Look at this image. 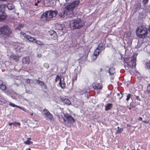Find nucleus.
<instances>
[{"instance_id":"obj_1","label":"nucleus","mask_w":150,"mask_h":150,"mask_svg":"<svg viewBox=\"0 0 150 150\" xmlns=\"http://www.w3.org/2000/svg\"><path fill=\"white\" fill-rule=\"evenodd\" d=\"M12 31L11 28L7 25L0 27V38L5 40L11 36Z\"/></svg>"},{"instance_id":"obj_2","label":"nucleus","mask_w":150,"mask_h":150,"mask_svg":"<svg viewBox=\"0 0 150 150\" xmlns=\"http://www.w3.org/2000/svg\"><path fill=\"white\" fill-rule=\"evenodd\" d=\"M136 33L138 37L140 38L146 37L148 34L147 29L144 25H140L137 29Z\"/></svg>"},{"instance_id":"obj_3","label":"nucleus","mask_w":150,"mask_h":150,"mask_svg":"<svg viewBox=\"0 0 150 150\" xmlns=\"http://www.w3.org/2000/svg\"><path fill=\"white\" fill-rule=\"evenodd\" d=\"M57 14V11L50 10L44 13L42 17V18H45L46 21H49L51 20L53 17H55Z\"/></svg>"},{"instance_id":"obj_4","label":"nucleus","mask_w":150,"mask_h":150,"mask_svg":"<svg viewBox=\"0 0 150 150\" xmlns=\"http://www.w3.org/2000/svg\"><path fill=\"white\" fill-rule=\"evenodd\" d=\"M80 2L79 0H76L70 3L69 5L65 6L66 9L67 11H69V12H70V15L69 16V17H71L73 16V14L72 9L77 6L79 4Z\"/></svg>"},{"instance_id":"obj_5","label":"nucleus","mask_w":150,"mask_h":150,"mask_svg":"<svg viewBox=\"0 0 150 150\" xmlns=\"http://www.w3.org/2000/svg\"><path fill=\"white\" fill-rule=\"evenodd\" d=\"M85 25L84 21L81 19L77 18L74 19L72 22L73 29H79Z\"/></svg>"},{"instance_id":"obj_6","label":"nucleus","mask_w":150,"mask_h":150,"mask_svg":"<svg viewBox=\"0 0 150 150\" xmlns=\"http://www.w3.org/2000/svg\"><path fill=\"white\" fill-rule=\"evenodd\" d=\"M103 44H100L99 45L91 56V58L92 60H95L96 59L100 52H101L103 50Z\"/></svg>"},{"instance_id":"obj_7","label":"nucleus","mask_w":150,"mask_h":150,"mask_svg":"<svg viewBox=\"0 0 150 150\" xmlns=\"http://www.w3.org/2000/svg\"><path fill=\"white\" fill-rule=\"evenodd\" d=\"M137 55V54L133 55L130 61H127V64L130 67L132 68L135 66L136 63V58Z\"/></svg>"},{"instance_id":"obj_8","label":"nucleus","mask_w":150,"mask_h":150,"mask_svg":"<svg viewBox=\"0 0 150 150\" xmlns=\"http://www.w3.org/2000/svg\"><path fill=\"white\" fill-rule=\"evenodd\" d=\"M20 33L25 38L30 42L35 43L36 39L29 35L26 34L23 32H21Z\"/></svg>"},{"instance_id":"obj_9","label":"nucleus","mask_w":150,"mask_h":150,"mask_svg":"<svg viewBox=\"0 0 150 150\" xmlns=\"http://www.w3.org/2000/svg\"><path fill=\"white\" fill-rule=\"evenodd\" d=\"M64 115L68 123H73L75 122L74 119L70 115L68 114H64Z\"/></svg>"},{"instance_id":"obj_10","label":"nucleus","mask_w":150,"mask_h":150,"mask_svg":"<svg viewBox=\"0 0 150 150\" xmlns=\"http://www.w3.org/2000/svg\"><path fill=\"white\" fill-rule=\"evenodd\" d=\"M70 12H69V11L67 10L66 11V10H63L59 14V16L61 18H64L67 16H68L69 17V15H70Z\"/></svg>"},{"instance_id":"obj_11","label":"nucleus","mask_w":150,"mask_h":150,"mask_svg":"<svg viewBox=\"0 0 150 150\" xmlns=\"http://www.w3.org/2000/svg\"><path fill=\"white\" fill-rule=\"evenodd\" d=\"M63 27H64V24L57 23L55 25V28L57 30L58 32H59V31L60 32L61 31H62V32H63Z\"/></svg>"},{"instance_id":"obj_12","label":"nucleus","mask_w":150,"mask_h":150,"mask_svg":"<svg viewBox=\"0 0 150 150\" xmlns=\"http://www.w3.org/2000/svg\"><path fill=\"white\" fill-rule=\"evenodd\" d=\"M92 86L93 88L96 89H101L102 88V84L100 83H93Z\"/></svg>"},{"instance_id":"obj_13","label":"nucleus","mask_w":150,"mask_h":150,"mask_svg":"<svg viewBox=\"0 0 150 150\" xmlns=\"http://www.w3.org/2000/svg\"><path fill=\"white\" fill-rule=\"evenodd\" d=\"M60 98L61 100L65 104L68 105H69L71 104V101L68 99L64 98L62 97H60Z\"/></svg>"},{"instance_id":"obj_14","label":"nucleus","mask_w":150,"mask_h":150,"mask_svg":"<svg viewBox=\"0 0 150 150\" xmlns=\"http://www.w3.org/2000/svg\"><path fill=\"white\" fill-rule=\"evenodd\" d=\"M77 44L75 41L72 42L69 46V47L70 48H74V50H77L79 48L77 46Z\"/></svg>"},{"instance_id":"obj_15","label":"nucleus","mask_w":150,"mask_h":150,"mask_svg":"<svg viewBox=\"0 0 150 150\" xmlns=\"http://www.w3.org/2000/svg\"><path fill=\"white\" fill-rule=\"evenodd\" d=\"M23 63L25 64H29L30 62V59L29 57H25L23 58Z\"/></svg>"},{"instance_id":"obj_16","label":"nucleus","mask_w":150,"mask_h":150,"mask_svg":"<svg viewBox=\"0 0 150 150\" xmlns=\"http://www.w3.org/2000/svg\"><path fill=\"white\" fill-rule=\"evenodd\" d=\"M112 105V103H108L105 106V111H107L108 110H110L111 108Z\"/></svg>"},{"instance_id":"obj_17","label":"nucleus","mask_w":150,"mask_h":150,"mask_svg":"<svg viewBox=\"0 0 150 150\" xmlns=\"http://www.w3.org/2000/svg\"><path fill=\"white\" fill-rule=\"evenodd\" d=\"M6 7V5L4 4H1L0 5V11L2 13H4L5 11V8Z\"/></svg>"},{"instance_id":"obj_18","label":"nucleus","mask_w":150,"mask_h":150,"mask_svg":"<svg viewBox=\"0 0 150 150\" xmlns=\"http://www.w3.org/2000/svg\"><path fill=\"white\" fill-rule=\"evenodd\" d=\"M115 70L113 67L110 68L109 70V73L111 75H113L115 73Z\"/></svg>"},{"instance_id":"obj_19","label":"nucleus","mask_w":150,"mask_h":150,"mask_svg":"<svg viewBox=\"0 0 150 150\" xmlns=\"http://www.w3.org/2000/svg\"><path fill=\"white\" fill-rule=\"evenodd\" d=\"M10 57L11 59L14 60L15 61H17L18 60V57L16 55L12 54L11 55Z\"/></svg>"},{"instance_id":"obj_20","label":"nucleus","mask_w":150,"mask_h":150,"mask_svg":"<svg viewBox=\"0 0 150 150\" xmlns=\"http://www.w3.org/2000/svg\"><path fill=\"white\" fill-rule=\"evenodd\" d=\"M6 7L8 8V9L9 10H12L14 8V5L11 4H8L6 6Z\"/></svg>"},{"instance_id":"obj_21","label":"nucleus","mask_w":150,"mask_h":150,"mask_svg":"<svg viewBox=\"0 0 150 150\" xmlns=\"http://www.w3.org/2000/svg\"><path fill=\"white\" fill-rule=\"evenodd\" d=\"M45 115L49 120H52L53 119V116L50 112Z\"/></svg>"},{"instance_id":"obj_22","label":"nucleus","mask_w":150,"mask_h":150,"mask_svg":"<svg viewBox=\"0 0 150 150\" xmlns=\"http://www.w3.org/2000/svg\"><path fill=\"white\" fill-rule=\"evenodd\" d=\"M141 5L139 3H137L136 5L135 8L136 11L139 10L141 8Z\"/></svg>"},{"instance_id":"obj_23","label":"nucleus","mask_w":150,"mask_h":150,"mask_svg":"<svg viewBox=\"0 0 150 150\" xmlns=\"http://www.w3.org/2000/svg\"><path fill=\"white\" fill-rule=\"evenodd\" d=\"M145 67L150 71V61L146 62L145 63Z\"/></svg>"},{"instance_id":"obj_24","label":"nucleus","mask_w":150,"mask_h":150,"mask_svg":"<svg viewBox=\"0 0 150 150\" xmlns=\"http://www.w3.org/2000/svg\"><path fill=\"white\" fill-rule=\"evenodd\" d=\"M43 2L46 6H49L50 5L49 0H43Z\"/></svg>"},{"instance_id":"obj_25","label":"nucleus","mask_w":150,"mask_h":150,"mask_svg":"<svg viewBox=\"0 0 150 150\" xmlns=\"http://www.w3.org/2000/svg\"><path fill=\"white\" fill-rule=\"evenodd\" d=\"M51 37L52 39L54 40H56L57 38V35L56 32L54 33L51 36Z\"/></svg>"},{"instance_id":"obj_26","label":"nucleus","mask_w":150,"mask_h":150,"mask_svg":"<svg viewBox=\"0 0 150 150\" xmlns=\"http://www.w3.org/2000/svg\"><path fill=\"white\" fill-rule=\"evenodd\" d=\"M35 43L37 44L40 45H44V43L41 41L39 40H37L36 39V40L35 41Z\"/></svg>"},{"instance_id":"obj_27","label":"nucleus","mask_w":150,"mask_h":150,"mask_svg":"<svg viewBox=\"0 0 150 150\" xmlns=\"http://www.w3.org/2000/svg\"><path fill=\"white\" fill-rule=\"evenodd\" d=\"M36 81L38 84L41 86H43L44 84V83L43 81H40L38 80H36Z\"/></svg>"},{"instance_id":"obj_28","label":"nucleus","mask_w":150,"mask_h":150,"mask_svg":"<svg viewBox=\"0 0 150 150\" xmlns=\"http://www.w3.org/2000/svg\"><path fill=\"white\" fill-rule=\"evenodd\" d=\"M24 25L23 24H20L17 27L16 29L17 30H20L21 28L24 27Z\"/></svg>"},{"instance_id":"obj_29","label":"nucleus","mask_w":150,"mask_h":150,"mask_svg":"<svg viewBox=\"0 0 150 150\" xmlns=\"http://www.w3.org/2000/svg\"><path fill=\"white\" fill-rule=\"evenodd\" d=\"M58 80H59V83H61V78L60 77V76H59L58 75H57L56 77L55 82H57V81Z\"/></svg>"},{"instance_id":"obj_30","label":"nucleus","mask_w":150,"mask_h":150,"mask_svg":"<svg viewBox=\"0 0 150 150\" xmlns=\"http://www.w3.org/2000/svg\"><path fill=\"white\" fill-rule=\"evenodd\" d=\"M117 95L118 99H121V98L123 96V95L122 93V92H120V93H117Z\"/></svg>"},{"instance_id":"obj_31","label":"nucleus","mask_w":150,"mask_h":150,"mask_svg":"<svg viewBox=\"0 0 150 150\" xmlns=\"http://www.w3.org/2000/svg\"><path fill=\"white\" fill-rule=\"evenodd\" d=\"M0 88L3 90H5L6 88V86L3 83L0 86Z\"/></svg>"},{"instance_id":"obj_32","label":"nucleus","mask_w":150,"mask_h":150,"mask_svg":"<svg viewBox=\"0 0 150 150\" xmlns=\"http://www.w3.org/2000/svg\"><path fill=\"white\" fill-rule=\"evenodd\" d=\"M59 85H60V86L62 88H64L66 86V84L64 83H62V82L61 81V83H59Z\"/></svg>"},{"instance_id":"obj_33","label":"nucleus","mask_w":150,"mask_h":150,"mask_svg":"<svg viewBox=\"0 0 150 150\" xmlns=\"http://www.w3.org/2000/svg\"><path fill=\"white\" fill-rule=\"evenodd\" d=\"M123 130L122 128H120V129H117L116 132V134L120 133Z\"/></svg>"},{"instance_id":"obj_34","label":"nucleus","mask_w":150,"mask_h":150,"mask_svg":"<svg viewBox=\"0 0 150 150\" xmlns=\"http://www.w3.org/2000/svg\"><path fill=\"white\" fill-rule=\"evenodd\" d=\"M24 143L25 144L30 145L32 143V142L29 140H27V141L24 142Z\"/></svg>"},{"instance_id":"obj_35","label":"nucleus","mask_w":150,"mask_h":150,"mask_svg":"<svg viewBox=\"0 0 150 150\" xmlns=\"http://www.w3.org/2000/svg\"><path fill=\"white\" fill-rule=\"evenodd\" d=\"M43 112L44 113V114L45 115L47 114V113H48V112H49V111L46 109H44L43 110Z\"/></svg>"},{"instance_id":"obj_36","label":"nucleus","mask_w":150,"mask_h":150,"mask_svg":"<svg viewBox=\"0 0 150 150\" xmlns=\"http://www.w3.org/2000/svg\"><path fill=\"white\" fill-rule=\"evenodd\" d=\"M55 32L54 30H51L49 32V33L50 36H51Z\"/></svg>"},{"instance_id":"obj_37","label":"nucleus","mask_w":150,"mask_h":150,"mask_svg":"<svg viewBox=\"0 0 150 150\" xmlns=\"http://www.w3.org/2000/svg\"><path fill=\"white\" fill-rule=\"evenodd\" d=\"M131 96V94L129 93L127 96V98L126 99V100H127V101H128L130 98Z\"/></svg>"},{"instance_id":"obj_38","label":"nucleus","mask_w":150,"mask_h":150,"mask_svg":"<svg viewBox=\"0 0 150 150\" xmlns=\"http://www.w3.org/2000/svg\"><path fill=\"white\" fill-rule=\"evenodd\" d=\"M44 66L45 67L47 68H48L49 66L48 64L47 63H44Z\"/></svg>"},{"instance_id":"obj_39","label":"nucleus","mask_w":150,"mask_h":150,"mask_svg":"<svg viewBox=\"0 0 150 150\" xmlns=\"http://www.w3.org/2000/svg\"><path fill=\"white\" fill-rule=\"evenodd\" d=\"M9 105L11 106L12 107H16V105H15V104H13V103H11V102H10L9 103Z\"/></svg>"},{"instance_id":"obj_40","label":"nucleus","mask_w":150,"mask_h":150,"mask_svg":"<svg viewBox=\"0 0 150 150\" xmlns=\"http://www.w3.org/2000/svg\"><path fill=\"white\" fill-rule=\"evenodd\" d=\"M5 17L4 16H0V21H3L4 20Z\"/></svg>"},{"instance_id":"obj_41","label":"nucleus","mask_w":150,"mask_h":150,"mask_svg":"<svg viewBox=\"0 0 150 150\" xmlns=\"http://www.w3.org/2000/svg\"><path fill=\"white\" fill-rule=\"evenodd\" d=\"M130 106L131 107V108H134L135 107L134 105H133L132 103H130Z\"/></svg>"},{"instance_id":"obj_42","label":"nucleus","mask_w":150,"mask_h":150,"mask_svg":"<svg viewBox=\"0 0 150 150\" xmlns=\"http://www.w3.org/2000/svg\"><path fill=\"white\" fill-rule=\"evenodd\" d=\"M40 2V1L39 0H38L34 4L35 5V6H37L38 5V4Z\"/></svg>"},{"instance_id":"obj_43","label":"nucleus","mask_w":150,"mask_h":150,"mask_svg":"<svg viewBox=\"0 0 150 150\" xmlns=\"http://www.w3.org/2000/svg\"><path fill=\"white\" fill-rule=\"evenodd\" d=\"M30 79H26V82L27 83H30Z\"/></svg>"},{"instance_id":"obj_44","label":"nucleus","mask_w":150,"mask_h":150,"mask_svg":"<svg viewBox=\"0 0 150 150\" xmlns=\"http://www.w3.org/2000/svg\"><path fill=\"white\" fill-rule=\"evenodd\" d=\"M148 1L149 0H143V2L144 4H145L148 2Z\"/></svg>"},{"instance_id":"obj_45","label":"nucleus","mask_w":150,"mask_h":150,"mask_svg":"<svg viewBox=\"0 0 150 150\" xmlns=\"http://www.w3.org/2000/svg\"><path fill=\"white\" fill-rule=\"evenodd\" d=\"M136 98L137 100L139 101H141V99L139 98V97L138 96H136Z\"/></svg>"},{"instance_id":"obj_46","label":"nucleus","mask_w":150,"mask_h":150,"mask_svg":"<svg viewBox=\"0 0 150 150\" xmlns=\"http://www.w3.org/2000/svg\"><path fill=\"white\" fill-rule=\"evenodd\" d=\"M26 92L27 93H29V94H31L32 93V92L31 91L28 90H26Z\"/></svg>"},{"instance_id":"obj_47","label":"nucleus","mask_w":150,"mask_h":150,"mask_svg":"<svg viewBox=\"0 0 150 150\" xmlns=\"http://www.w3.org/2000/svg\"><path fill=\"white\" fill-rule=\"evenodd\" d=\"M15 123H9L8 124V125L10 126H11L12 125H14Z\"/></svg>"},{"instance_id":"obj_48","label":"nucleus","mask_w":150,"mask_h":150,"mask_svg":"<svg viewBox=\"0 0 150 150\" xmlns=\"http://www.w3.org/2000/svg\"><path fill=\"white\" fill-rule=\"evenodd\" d=\"M148 91L149 93H150V84L148 86Z\"/></svg>"},{"instance_id":"obj_49","label":"nucleus","mask_w":150,"mask_h":150,"mask_svg":"<svg viewBox=\"0 0 150 150\" xmlns=\"http://www.w3.org/2000/svg\"><path fill=\"white\" fill-rule=\"evenodd\" d=\"M25 112H27L28 113H29L30 114V112H29V111L27 110L26 109L25 110Z\"/></svg>"},{"instance_id":"obj_50","label":"nucleus","mask_w":150,"mask_h":150,"mask_svg":"<svg viewBox=\"0 0 150 150\" xmlns=\"http://www.w3.org/2000/svg\"><path fill=\"white\" fill-rule=\"evenodd\" d=\"M38 56L40 58L41 57V54H38Z\"/></svg>"},{"instance_id":"obj_51","label":"nucleus","mask_w":150,"mask_h":150,"mask_svg":"<svg viewBox=\"0 0 150 150\" xmlns=\"http://www.w3.org/2000/svg\"><path fill=\"white\" fill-rule=\"evenodd\" d=\"M3 82L1 81L0 80V86L3 84Z\"/></svg>"},{"instance_id":"obj_52","label":"nucleus","mask_w":150,"mask_h":150,"mask_svg":"<svg viewBox=\"0 0 150 150\" xmlns=\"http://www.w3.org/2000/svg\"><path fill=\"white\" fill-rule=\"evenodd\" d=\"M143 122L145 123H148V122L146 120L144 121Z\"/></svg>"},{"instance_id":"obj_53","label":"nucleus","mask_w":150,"mask_h":150,"mask_svg":"<svg viewBox=\"0 0 150 150\" xmlns=\"http://www.w3.org/2000/svg\"><path fill=\"white\" fill-rule=\"evenodd\" d=\"M142 117H140L139 118V120L140 121H142Z\"/></svg>"},{"instance_id":"obj_54","label":"nucleus","mask_w":150,"mask_h":150,"mask_svg":"<svg viewBox=\"0 0 150 150\" xmlns=\"http://www.w3.org/2000/svg\"><path fill=\"white\" fill-rule=\"evenodd\" d=\"M16 107H18L21 109V108H22L21 107H20L19 106H18V105H16Z\"/></svg>"},{"instance_id":"obj_55","label":"nucleus","mask_w":150,"mask_h":150,"mask_svg":"<svg viewBox=\"0 0 150 150\" xmlns=\"http://www.w3.org/2000/svg\"><path fill=\"white\" fill-rule=\"evenodd\" d=\"M15 123H16H16H17V125H19V126H20V125H21L20 123H19V122H18V123L15 122Z\"/></svg>"},{"instance_id":"obj_56","label":"nucleus","mask_w":150,"mask_h":150,"mask_svg":"<svg viewBox=\"0 0 150 150\" xmlns=\"http://www.w3.org/2000/svg\"><path fill=\"white\" fill-rule=\"evenodd\" d=\"M86 55L87 56H88V52H86Z\"/></svg>"},{"instance_id":"obj_57","label":"nucleus","mask_w":150,"mask_h":150,"mask_svg":"<svg viewBox=\"0 0 150 150\" xmlns=\"http://www.w3.org/2000/svg\"><path fill=\"white\" fill-rule=\"evenodd\" d=\"M21 109H22V110H23V111H25V110L26 109H24V108H21Z\"/></svg>"},{"instance_id":"obj_58","label":"nucleus","mask_w":150,"mask_h":150,"mask_svg":"<svg viewBox=\"0 0 150 150\" xmlns=\"http://www.w3.org/2000/svg\"><path fill=\"white\" fill-rule=\"evenodd\" d=\"M132 108H131V107H130L129 108V109L130 110H131V109Z\"/></svg>"},{"instance_id":"obj_59","label":"nucleus","mask_w":150,"mask_h":150,"mask_svg":"<svg viewBox=\"0 0 150 150\" xmlns=\"http://www.w3.org/2000/svg\"><path fill=\"white\" fill-rule=\"evenodd\" d=\"M30 115H31V116H33V113H31L30 114Z\"/></svg>"},{"instance_id":"obj_60","label":"nucleus","mask_w":150,"mask_h":150,"mask_svg":"<svg viewBox=\"0 0 150 150\" xmlns=\"http://www.w3.org/2000/svg\"><path fill=\"white\" fill-rule=\"evenodd\" d=\"M63 120H64V121L65 122L66 121V120L64 119Z\"/></svg>"},{"instance_id":"obj_61","label":"nucleus","mask_w":150,"mask_h":150,"mask_svg":"<svg viewBox=\"0 0 150 150\" xmlns=\"http://www.w3.org/2000/svg\"><path fill=\"white\" fill-rule=\"evenodd\" d=\"M120 127H117V129H120Z\"/></svg>"},{"instance_id":"obj_62","label":"nucleus","mask_w":150,"mask_h":150,"mask_svg":"<svg viewBox=\"0 0 150 150\" xmlns=\"http://www.w3.org/2000/svg\"><path fill=\"white\" fill-rule=\"evenodd\" d=\"M31 139L30 138H28V140H31Z\"/></svg>"},{"instance_id":"obj_63","label":"nucleus","mask_w":150,"mask_h":150,"mask_svg":"<svg viewBox=\"0 0 150 150\" xmlns=\"http://www.w3.org/2000/svg\"><path fill=\"white\" fill-rule=\"evenodd\" d=\"M100 71H101L102 70V69L101 68H100Z\"/></svg>"},{"instance_id":"obj_64","label":"nucleus","mask_w":150,"mask_h":150,"mask_svg":"<svg viewBox=\"0 0 150 150\" xmlns=\"http://www.w3.org/2000/svg\"><path fill=\"white\" fill-rule=\"evenodd\" d=\"M28 150H31V149L30 148H28Z\"/></svg>"}]
</instances>
